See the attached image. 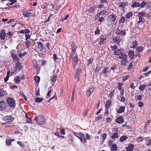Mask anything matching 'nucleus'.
Masks as SVG:
<instances>
[{"mask_svg": "<svg viewBox=\"0 0 151 151\" xmlns=\"http://www.w3.org/2000/svg\"><path fill=\"white\" fill-rule=\"evenodd\" d=\"M35 120L36 122L40 125H44L46 123L45 118L42 116H37Z\"/></svg>", "mask_w": 151, "mask_h": 151, "instance_id": "f257e3e1", "label": "nucleus"}, {"mask_svg": "<svg viewBox=\"0 0 151 151\" xmlns=\"http://www.w3.org/2000/svg\"><path fill=\"white\" fill-rule=\"evenodd\" d=\"M7 101L9 106L11 107H14L15 106V101L13 99L9 97L7 99Z\"/></svg>", "mask_w": 151, "mask_h": 151, "instance_id": "f03ea898", "label": "nucleus"}, {"mask_svg": "<svg viewBox=\"0 0 151 151\" xmlns=\"http://www.w3.org/2000/svg\"><path fill=\"white\" fill-rule=\"evenodd\" d=\"M33 12L32 10H29L28 12L24 11L23 12L22 14L25 17H29L31 15L33 17L34 16Z\"/></svg>", "mask_w": 151, "mask_h": 151, "instance_id": "7ed1b4c3", "label": "nucleus"}, {"mask_svg": "<svg viewBox=\"0 0 151 151\" xmlns=\"http://www.w3.org/2000/svg\"><path fill=\"white\" fill-rule=\"evenodd\" d=\"M7 104L6 102L1 101L0 102V111H4L6 109Z\"/></svg>", "mask_w": 151, "mask_h": 151, "instance_id": "20e7f679", "label": "nucleus"}, {"mask_svg": "<svg viewBox=\"0 0 151 151\" xmlns=\"http://www.w3.org/2000/svg\"><path fill=\"white\" fill-rule=\"evenodd\" d=\"M3 120L6 122H12L14 120V119L11 116H6L3 117Z\"/></svg>", "mask_w": 151, "mask_h": 151, "instance_id": "39448f33", "label": "nucleus"}, {"mask_svg": "<svg viewBox=\"0 0 151 151\" xmlns=\"http://www.w3.org/2000/svg\"><path fill=\"white\" fill-rule=\"evenodd\" d=\"M116 122L117 124H121L124 122V120L123 119V116H120L117 117L116 119Z\"/></svg>", "mask_w": 151, "mask_h": 151, "instance_id": "423d86ee", "label": "nucleus"}, {"mask_svg": "<svg viewBox=\"0 0 151 151\" xmlns=\"http://www.w3.org/2000/svg\"><path fill=\"white\" fill-rule=\"evenodd\" d=\"M116 16L114 14L110 15L108 18V19H109L110 21L111 22H114L116 19Z\"/></svg>", "mask_w": 151, "mask_h": 151, "instance_id": "0eeeda50", "label": "nucleus"}, {"mask_svg": "<svg viewBox=\"0 0 151 151\" xmlns=\"http://www.w3.org/2000/svg\"><path fill=\"white\" fill-rule=\"evenodd\" d=\"M116 33L118 35H121L124 36L126 34L125 30H120L119 29H117L116 31Z\"/></svg>", "mask_w": 151, "mask_h": 151, "instance_id": "6e6552de", "label": "nucleus"}, {"mask_svg": "<svg viewBox=\"0 0 151 151\" xmlns=\"http://www.w3.org/2000/svg\"><path fill=\"white\" fill-rule=\"evenodd\" d=\"M127 56L126 55H123V57L122 59V65H125L127 62Z\"/></svg>", "mask_w": 151, "mask_h": 151, "instance_id": "1a4fd4ad", "label": "nucleus"}, {"mask_svg": "<svg viewBox=\"0 0 151 151\" xmlns=\"http://www.w3.org/2000/svg\"><path fill=\"white\" fill-rule=\"evenodd\" d=\"M78 63V57L76 55H75L74 56L73 59V65L74 67H75L76 65Z\"/></svg>", "mask_w": 151, "mask_h": 151, "instance_id": "9d476101", "label": "nucleus"}, {"mask_svg": "<svg viewBox=\"0 0 151 151\" xmlns=\"http://www.w3.org/2000/svg\"><path fill=\"white\" fill-rule=\"evenodd\" d=\"M37 45V48L40 51L42 50L44 48V45L41 42H36Z\"/></svg>", "mask_w": 151, "mask_h": 151, "instance_id": "9b49d317", "label": "nucleus"}, {"mask_svg": "<svg viewBox=\"0 0 151 151\" xmlns=\"http://www.w3.org/2000/svg\"><path fill=\"white\" fill-rule=\"evenodd\" d=\"M81 69H78L76 70V73L75 75V77L77 79V81H78L79 80V77L80 76V74L81 73Z\"/></svg>", "mask_w": 151, "mask_h": 151, "instance_id": "f8f14e48", "label": "nucleus"}, {"mask_svg": "<svg viewBox=\"0 0 151 151\" xmlns=\"http://www.w3.org/2000/svg\"><path fill=\"white\" fill-rule=\"evenodd\" d=\"M134 145L133 144L129 145L126 148V149L127 151H133L134 149Z\"/></svg>", "mask_w": 151, "mask_h": 151, "instance_id": "ddd939ff", "label": "nucleus"}, {"mask_svg": "<svg viewBox=\"0 0 151 151\" xmlns=\"http://www.w3.org/2000/svg\"><path fill=\"white\" fill-rule=\"evenodd\" d=\"M94 89L92 87L88 89L86 92V94L88 95V96H89L93 92Z\"/></svg>", "mask_w": 151, "mask_h": 151, "instance_id": "4468645a", "label": "nucleus"}, {"mask_svg": "<svg viewBox=\"0 0 151 151\" xmlns=\"http://www.w3.org/2000/svg\"><path fill=\"white\" fill-rule=\"evenodd\" d=\"M111 147V151H116L117 150L118 147L116 144H113Z\"/></svg>", "mask_w": 151, "mask_h": 151, "instance_id": "2eb2a0df", "label": "nucleus"}, {"mask_svg": "<svg viewBox=\"0 0 151 151\" xmlns=\"http://www.w3.org/2000/svg\"><path fill=\"white\" fill-rule=\"evenodd\" d=\"M132 12H129L125 15L126 20L127 21L132 16Z\"/></svg>", "mask_w": 151, "mask_h": 151, "instance_id": "dca6fc26", "label": "nucleus"}, {"mask_svg": "<svg viewBox=\"0 0 151 151\" xmlns=\"http://www.w3.org/2000/svg\"><path fill=\"white\" fill-rule=\"evenodd\" d=\"M15 67L17 70H20L22 69L21 63L19 62H18L16 65Z\"/></svg>", "mask_w": 151, "mask_h": 151, "instance_id": "f3484780", "label": "nucleus"}, {"mask_svg": "<svg viewBox=\"0 0 151 151\" xmlns=\"http://www.w3.org/2000/svg\"><path fill=\"white\" fill-rule=\"evenodd\" d=\"M128 56L130 59H133L134 58V52L132 50H130L128 53Z\"/></svg>", "mask_w": 151, "mask_h": 151, "instance_id": "a211bd4d", "label": "nucleus"}, {"mask_svg": "<svg viewBox=\"0 0 151 151\" xmlns=\"http://www.w3.org/2000/svg\"><path fill=\"white\" fill-rule=\"evenodd\" d=\"M129 47L132 48H135L137 45V42L134 41L131 42V43H129Z\"/></svg>", "mask_w": 151, "mask_h": 151, "instance_id": "6ab92c4d", "label": "nucleus"}, {"mask_svg": "<svg viewBox=\"0 0 151 151\" xmlns=\"http://www.w3.org/2000/svg\"><path fill=\"white\" fill-rule=\"evenodd\" d=\"M5 33L4 32V31L3 30H2L1 31V32L0 35V38L1 39L4 40L5 39Z\"/></svg>", "mask_w": 151, "mask_h": 151, "instance_id": "aec40b11", "label": "nucleus"}, {"mask_svg": "<svg viewBox=\"0 0 151 151\" xmlns=\"http://www.w3.org/2000/svg\"><path fill=\"white\" fill-rule=\"evenodd\" d=\"M125 109V106H121L117 111V112L118 113H122L124 111Z\"/></svg>", "mask_w": 151, "mask_h": 151, "instance_id": "412c9836", "label": "nucleus"}, {"mask_svg": "<svg viewBox=\"0 0 151 151\" xmlns=\"http://www.w3.org/2000/svg\"><path fill=\"white\" fill-rule=\"evenodd\" d=\"M112 40L114 42L116 43L117 44H119L121 41L120 39H117L116 37L115 36L113 37Z\"/></svg>", "mask_w": 151, "mask_h": 151, "instance_id": "4be33fe9", "label": "nucleus"}, {"mask_svg": "<svg viewBox=\"0 0 151 151\" xmlns=\"http://www.w3.org/2000/svg\"><path fill=\"white\" fill-rule=\"evenodd\" d=\"M137 24L138 28L140 30L143 28L145 26V24L144 23H138Z\"/></svg>", "mask_w": 151, "mask_h": 151, "instance_id": "5701e85b", "label": "nucleus"}, {"mask_svg": "<svg viewBox=\"0 0 151 151\" xmlns=\"http://www.w3.org/2000/svg\"><path fill=\"white\" fill-rule=\"evenodd\" d=\"M111 99L108 100L106 102L105 105L106 108H109L111 106Z\"/></svg>", "mask_w": 151, "mask_h": 151, "instance_id": "b1692460", "label": "nucleus"}, {"mask_svg": "<svg viewBox=\"0 0 151 151\" xmlns=\"http://www.w3.org/2000/svg\"><path fill=\"white\" fill-rule=\"evenodd\" d=\"M76 45L75 42L73 41L72 42L71 45V49L72 50H76Z\"/></svg>", "mask_w": 151, "mask_h": 151, "instance_id": "393cba45", "label": "nucleus"}, {"mask_svg": "<svg viewBox=\"0 0 151 151\" xmlns=\"http://www.w3.org/2000/svg\"><path fill=\"white\" fill-rule=\"evenodd\" d=\"M114 54L115 55H122L123 53L120 49H118L116 51H115L114 52Z\"/></svg>", "mask_w": 151, "mask_h": 151, "instance_id": "a878e982", "label": "nucleus"}, {"mask_svg": "<svg viewBox=\"0 0 151 151\" xmlns=\"http://www.w3.org/2000/svg\"><path fill=\"white\" fill-rule=\"evenodd\" d=\"M126 4L124 2H121L119 4V7L123 8L126 6Z\"/></svg>", "mask_w": 151, "mask_h": 151, "instance_id": "bb28decb", "label": "nucleus"}, {"mask_svg": "<svg viewBox=\"0 0 151 151\" xmlns=\"http://www.w3.org/2000/svg\"><path fill=\"white\" fill-rule=\"evenodd\" d=\"M145 139V138L142 137H138L136 139L137 141L138 142H140L143 141Z\"/></svg>", "mask_w": 151, "mask_h": 151, "instance_id": "cd10ccee", "label": "nucleus"}, {"mask_svg": "<svg viewBox=\"0 0 151 151\" xmlns=\"http://www.w3.org/2000/svg\"><path fill=\"white\" fill-rule=\"evenodd\" d=\"M143 47H142L139 46L137 47L136 49L137 52H142L143 50Z\"/></svg>", "mask_w": 151, "mask_h": 151, "instance_id": "c85d7f7f", "label": "nucleus"}, {"mask_svg": "<svg viewBox=\"0 0 151 151\" xmlns=\"http://www.w3.org/2000/svg\"><path fill=\"white\" fill-rule=\"evenodd\" d=\"M140 4L137 2L135 1L133 4H132V6L133 7H139V6Z\"/></svg>", "mask_w": 151, "mask_h": 151, "instance_id": "c756f323", "label": "nucleus"}, {"mask_svg": "<svg viewBox=\"0 0 151 151\" xmlns=\"http://www.w3.org/2000/svg\"><path fill=\"white\" fill-rule=\"evenodd\" d=\"M128 138V137L126 136H123L121 137L120 138V141L122 142H123L124 141L126 140Z\"/></svg>", "mask_w": 151, "mask_h": 151, "instance_id": "7c9ffc66", "label": "nucleus"}, {"mask_svg": "<svg viewBox=\"0 0 151 151\" xmlns=\"http://www.w3.org/2000/svg\"><path fill=\"white\" fill-rule=\"evenodd\" d=\"M12 57L13 59L15 60L16 61L19 60V59L18 57V56L17 55L14 54H12Z\"/></svg>", "mask_w": 151, "mask_h": 151, "instance_id": "2f4dec72", "label": "nucleus"}, {"mask_svg": "<svg viewBox=\"0 0 151 151\" xmlns=\"http://www.w3.org/2000/svg\"><path fill=\"white\" fill-rule=\"evenodd\" d=\"M6 91L0 89V96H2L5 95Z\"/></svg>", "mask_w": 151, "mask_h": 151, "instance_id": "473e14b6", "label": "nucleus"}, {"mask_svg": "<svg viewBox=\"0 0 151 151\" xmlns=\"http://www.w3.org/2000/svg\"><path fill=\"white\" fill-rule=\"evenodd\" d=\"M57 77V76L56 74L53 75L51 78V81L53 82H54L56 81V79Z\"/></svg>", "mask_w": 151, "mask_h": 151, "instance_id": "72a5a7b5", "label": "nucleus"}, {"mask_svg": "<svg viewBox=\"0 0 151 151\" xmlns=\"http://www.w3.org/2000/svg\"><path fill=\"white\" fill-rule=\"evenodd\" d=\"M139 18V20L137 22V24L139 23H144L145 21V19L141 17H138Z\"/></svg>", "mask_w": 151, "mask_h": 151, "instance_id": "f704fd0d", "label": "nucleus"}, {"mask_svg": "<svg viewBox=\"0 0 151 151\" xmlns=\"http://www.w3.org/2000/svg\"><path fill=\"white\" fill-rule=\"evenodd\" d=\"M80 138H81L80 140L81 141L83 142V139L86 137L84 134L82 132H80Z\"/></svg>", "mask_w": 151, "mask_h": 151, "instance_id": "c9c22d12", "label": "nucleus"}, {"mask_svg": "<svg viewBox=\"0 0 151 151\" xmlns=\"http://www.w3.org/2000/svg\"><path fill=\"white\" fill-rule=\"evenodd\" d=\"M25 44L27 46V48H29L30 47L31 45V43L28 40L27 41L24 42Z\"/></svg>", "mask_w": 151, "mask_h": 151, "instance_id": "e433bc0d", "label": "nucleus"}, {"mask_svg": "<svg viewBox=\"0 0 151 151\" xmlns=\"http://www.w3.org/2000/svg\"><path fill=\"white\" fill-rule=\"evenodd\" d=\"M119 134L118 133L115 132L114 134L113 135L111 136V138L113 139H115L118 137Z\"/></svg>", "mask_w": 151, "mask_h": 151, "instance_id": "4c0bfd02", "label": "nucleus"}, {"mask_svg": "<svg viewBox=\"0 0 151 151\" xmlns=\"http://www.w3.org/2000/svg\"><path fill=\"white\" fill-rule=\"evenodd\" d=\"M101 67L99 65L97 64L96 65V67L95 70V73H97L101 69Z\"/></svg>", "mask_w": 151, "mask_h": 151, "instance_id": "58836bf2", "label": "nucleus"}, {"mask_svg": "<svg viewBox=\"0 0 151 151\" xmlns=\"http://www.w3.org/2000/svg\"><path fill=\"white\" fill-rule=\"evenodd\" d=\"M42 100V98L39 97H37L35 99V101L36 103H40L41 102Z\"/></svg>", "mask_w": 151, "mask_h": 151, "instance_id": "ea45409f", "label": "nucleus"}, {"mask_svg": "<svg viewBox=\"0 0 151 151\" xmlns=\"http://www.w3.org/2000/svg\"><path fill=\"white\" fill-rule=\"evenodd\" d=\"M12 142V140L11 139H6V143L8 145H11Z\"/></svg>", "mask_w": 151, "mask_h": 151, "instance_id": "a19ab883", "label": "nucleus"}, {"mask_svg": "<svg viewBox=\"0 0 151 151\" xmlns=\"http://www.w3.org/2000/svg\"><path fill=\"white\" fill-rule=\"evenodd\" d=\"M103 11H101L99 12L95 17V19L96 20L100 16L101 14L103 13Z\"/></svg>", "mask_w": 151, "mask_h": 151, "instance_id": "79ce46f5", "label": "nucleus"}, {"mask_svg": "<svg viewBox=\"0 0 151 151\" xmlns=\"http://www.w3.org/2000/svg\"><path fill=\"white\" fill-rule=\"evenodd\" d=\"M20 94L21 96L24 98V99L25 100L27 101V99L25 95L24 94V93L22 92H20Z\"/></svg>", "mask_w": 151, "mask_h": 151, "instance_id": "37998d69", "label": "nucleus"}, {"mask_svg": "<svg viewBox=\"0 0 151 151\" xmlns=\"http://www.w3.org/2000/svg\"><path fill=\"white\" fill-rule=\"evenodd\" d=\"M147 4V3L146 2L143 1L140 4L139 6L141 8L144 7V6Z\"/></svg>", "mask_w": 151, "mask_h": 151, "instance_id": "c03bdc74", "label": "nucleus"}, {"mask_svg": "<svg viewBox=\"0 0 151 151\" xmlns=\"http://www.w3.org/2000/svg\"><path fill=\"white\" fill-rule=\"evenodd\" d=\"M93 60L94 59L93 58H90L89 60H88V63L87 65H88L90 64H91Z\"/></svg>", "mask_w": 151, "mask_h": 151, "instance_id": "a18cd8bd", "label": "nucleus"}, {"mask_svg": "<svg viewBox=\"0 0 151 151\" xmlns=\"http://www.w3.org/2000/svg\"><path fill=\"white\" fill-rule=\"evenodd\" d=\"M35 81L37 82H38L40 81V78L37 76H36L34 77Z\"/></svg>", "mask_w": 151, "mask_h": 151, "instance_id": "49530a36", "label": "nucleus"}, {"mask_svg": "<svg viewBox=\"0 0 151 151\" xmlns=\"http://www.w3.org/2000/svg\"><path fill=\"white\" fill-rule=\"evenodd\" d=\"M125 18L124 17H122L119 20V22L120 23H122V24H123L125 20L126 19H125Z\"/></svg>", "mask_w": 151, "mask_h": 151, "instance_id": "de8ad7c7", "label": "nucleus"}, {"mask_svg": "<svg viewBox=\"0 0 151 151\" xmlns=\"http://www.w3.org/2000/svg\"><path fill=\"white\" fill-rule=\"evenodd\" d=\"M14 79L16 82L17 83H19L20 81V78L19 76H17Z\"/></svg>", "mask_w": 151, "mask_h": 151, "instance_id": "09e8293b", "label": "nucleus"}, {"mask_svg": "<svg viewBox=\"0 0 151 151\" xmlns=\"http://www.w3.org/2000/svg\"><path fill=\"white\" fill-rule=\"evenodd\" d=\"M145 15V13L144 12H140L139 13L138 16V17H142L144 15Z\"/></svg>", "mask_w": 151, "mask_h": 151, "instance_id": "8fccbe9b", "label": "nucleus"}, {"mask_svg": "<svg viewBox=\"0 0 151 151\" xmlns=\"http://www.w3.org/2000/svg\"><path fill=\"white\" fill-rule=\"evenodd\" d=\"M146 88V86L145 85H141L139 88V89L140 91L144 90Z\"/></svg>", "mask_w": 151, "mask_h": 151, "instance_id": "3c124183", "label": "nucleus"}, {"mask_svg": "<svg viewBox=\"0 0 151 151\" xmlns=\"http://www.w3.org/2000/svg\"><path fill=\"white\" fill-rule=\"evenodd\" d=\"M134 64V62H131L129 64V65L128 67V69H130L132 68V67L133 66V64Z\"/></svg>", "mask_w": 151, "mask_h": 151, "instance_id": "603ef678", "label": "nucleus"}, {"mask_svg": "<svg viewBox=\"0 0 151 151\" xmlns=\"http://www.w3.org/2000/svg\"><path fill=\"white\" fill-rule=\"evenodd\" d=\"M95 9V7H91L90 9L88 10V12H89L92 13L94 12Z\"/></svg>", "mask_w": 151, "mask_h": 151, "instance_id": "864d4df0", "label": "nucleus"}, {"mask_svg": "<svg viewBox=\"0 0 151 151\" xmlns=\"http://www.w3.org/2000/svg\"><path fill=\"white\" fill-rule=\"evenodd\" d=\"M142 99V96L139 95L137 96L136 100L137 101H140Z\"/></svg>", "mask_w": 151, "mask_h": 151, "instance_id": "5fc2aeb1", "label": "nucleus"}, {"mask_svg": "<svg viewBox=\"0 0 151 151\" xmlns=\"http://www.w3.org/2000/svg\"><path fill=\"white\" fill-rule=\"evenodd\" d=\"M113 143V141L111 140H110L108 141V146L109 147H111L112 145V144Z\"/></svg>", "mask_w": 151, "mask_h": 151, "instance_id": "6e6d98bb", "label": "nucleus"}, {"mask_svg": "<svg viewBox=\"0 0 151 151\" xmlns=\"http://www.w3.org/2000/svg\"><path fill=\"white\" fill-rule=\"evenodd\" d=\"M122 84L121 82H119L118 83V88L119 90H121L122 89Z\"/></svg>", "mask_w": 151, "mask_h": 151, "instance_id": "4d7b16f0", "label": "nucleus"}, {"mask_svg": "<svg viewBox=\"0 0 151 151\" xmlns=\"http://www.w3.org/2000/svg\"><path fill=\"white\" fill-rule=\"evenodd\" d=\"M27 122L29 123H32V122L31 120V119L30 118L28 117V116L27 117Z\"/></svg>", "mask_w": 151, "mask_h": 151, "instance_id": "13d9d810", "label": "nucleus"}, {"mask_svg": "<svg viewBox=\"0 0 151 151\" xmlns=\"http://www.w3.org/2000/svg\"><path fill=\"white\" fill-rule=\"evenodd\" d=\"M60 133L64 135L65 134V129L64 128L62 129H60Z\"/></svg>", "mask_w": 151, "mask_h": 151, "instance_id": "bf43d9fd", "label": "nucleus"}, {"mask_svg": "<svg viewBox=\"0 0 151 151\" xmlns=\"http://www.w3.org/2000/svg\"><path fill=\"white\" fill-rule=\"evenodd\" d=\"M111 47L112 48V50L115 51L116 50L117 47L116 45H114V46H111Z\"/></svg>", "mask_w": 151, "mask_h": 151, "instance_id": "052dcab7", "label": "nucleus"}, {"mask_svg": "<svg viewBox=\"0 0 151 151\" xmlns=\"http://www.w3.org/2000/svg\"><path fill=\"white\" fill-rule=\"evenodd\" d=\"M57 99V96L56 95H55L54 96L50 98L49 99L48 101V102H50V101L52 99H54V100H56Z\"/></svg>", "mask_w": 151, "mask_h": 151, "instance_id": "680f3d73", "label": "nucleus"}, {"mask_svg": "<svg viewBox=\"0 0 151 151\" xmlns=\"http://www.w3.org/2000/svg\"><path fill=\"white\" fill-rule=\"evenodd\" d=\"M106 134H103L101 135V137L102 138V139L104 140L106 137Z\"/></svg>", "mask_w": 151, "mask_h": 151, "instance_id": "e2e57ef3", "label": "nucleus"}, {"mask_svg": "<svg viewBox=\"0 0 151 151\" xmlns=\"http://www.w3.org/2000/svg\"><path fill=\"white\" fill-rule=\"evenodd\" d=\"M129 76L127 75V76H124L123 78V80L124 81H125L127 79L129 78Z\"/></svg>", "mask_w": 151, "mask_h": 151, "instance_id": "0e129e2a", "label": "nucleus"}, {"mask_svg": "<svg viewBox=\"0 0 151 151\" xmlns=\"http://www.w3.org/2000/svg\"><path fill=\"white\" fill-rule=\"evenodd\" d=\"M100 30L99 29L98 27L97 28V29L95 31V34H98L100 33Z\"/></svg>", "mask_w": 151, "mask_h": 151, "instance_id": "69168bd1", "label": "nucleus"}, {"mask_svg": "<svg viewBox=\"0 0 151 151\" xmlns=\"http://www.w3.org/2000/svg\"><path fill=\"white\" fill-rule=\"evenodd\" d=\"M74 134L80 140V134H78L76 132H74Z\"/></svg>", "mask_w": 151, "mask_h": 151, "instance_id": "338daca9", "label": "nucleus"}, {"mask_svg": "<svg viewBox=\"0 0 151 151\" xmlns=\"http://www.w3.org/2000/svg\"><path fill=\"white\" fill-rule=\"evenodd\" d=\"M138 106L139 107H142L143 106V104L142 102L139 101L138 103Z\"/></svg>", "mask_w": 151, "mask_h": 151, "instance_id": "774afa93", "label": "nucleus"}]
</instances>
